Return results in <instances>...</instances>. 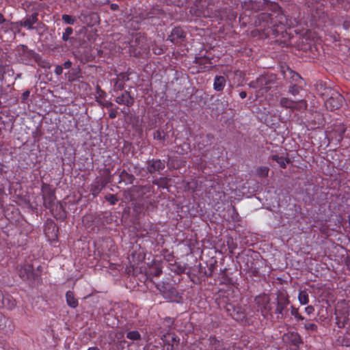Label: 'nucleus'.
<instances>
[{"label":"nucleus","mask_w":350,"mask_h":350,"mask_svg":"<svg viewBox=\"0 0 350 350\" xmlns=\"http://www.w3.org/2000/svg\"><path fill=\"white\" fill-rule=\"evenodd\" d=\"M165 15V12L163 9L159 6H153L141 10L138 14V17L145 23L155 26L161 25V18Z\"/></svg>","instance_id":"nucleus-3"},{"label":"nucleus","mask_w":350,"mask_h":350,"mask_svg":"<svg viewBox=\"0 0 350 350\" xmlns=\"http://www.w3.org/2000/svg\"><path fill=\"white\" fill-rule=\"evenodd\" d=\"M314 309V307L312 306H308L305 308V312L308 314H311L313 313Z\"/></svg>","instance_id":"nucleus-61"},{"label":"nucleus","mask_w":350,"mask_h":350,"mask_svg":"<svg viewBox=\"0 0 350 350\" xmlns=\"http://www.w3.org/2000/svg\"><path fill=\"white\" fill-rule=\"evenodd\" d=\"M18 51H21V53H20L21 55H25V54L27 53V51H28L29 49H28L27 46L25 45V44H21L18 46Z\"/></svg>","instance_id":"nucleus-54"},{"label":"nucleus","mask_w":350,"mask_h":350,"mask_svg":"<svg viewBox=\"0 0 350 350\" xmlns=\"http://www.w3.org/2000/svg\"><path fill=\"white\" fill-rule=\"evenodd\" d=\"M276 304L275 314H277V319H282L288 312L287 306L290 304L289 297L286 292L278 291L275 299Z\"/></svg>","instance_id":"nucleus-7"},{"label":"nucleus","mask_w":350,"mask_h":350,"mask_svg":"<svg viewBox=\"0 0 350 350\" xmlns=\"http://www.w3.org/2000/svg\"><path fill=\"white\" fill-rule=\"evenodd\" d=\"M42 198L44 206L46 208H52L56 199L54 191L49 185L43 184L42 186Z\"/></svg>","instance_id":"nucleus-10"},{"label":"nucleus","mask_w":350,"mask_h":350,"mask_svg":"<svg viewBox=\"0 0 350 350\" xmlns=\"http://www.w3.org/2000/svg\"><path fill=\"white\" fill-rule=\"evenodd\" d=\"M298 299L301 304H308L309 299L306 291H301L299 293Z\"/></svg>","instance_id":"nucleus-43"},{"label":"nucleus","mask_w":350,"mask_h":350,"mask_svg":"<svg viewBox=\"0 0 350 350\" xmlns=\"http://www.w3.org/2000/svg\"><path fill=\"white\" fill-rule=\"evenodd\" d=\"M171 266V271L178 275L183 273L186 269L185 266H183L178 264L172 265Z\"/></svg>","instance_id":"nucleus-41"},{"label":"nucleus","mask_w":350,"mask_h":350,"mask_svg":"<svg viewBox=\"0 0 350 350\" xmlns=\"http://www.w3.org/2000/svg\"><path fill=\"white\" fill-rule=\"evenodd\" d=\"M226 78L224 76L217 75L214 79L213 88L216 91H221L226 85Z\"/></svg>","instance_id":"nucleus-29"},{"label":"nucleus","mask_w":350,"mask_h":350,"mask_svg":"<svg viewBox=\"0 0 350 350\" xmlns=\"http://www.w3.org/2000/svg\"><path fill=\"white\" fill-rule=\"evenodd\" d=\"M62 21L68 25H74L77 21V18L75 16L68 15V14H63L62 16Z\"/></svg>","instance_id":"nucleus-44"},{"label":"nucleus","mask_w":350,"mask_h":350,"mask_svg":"<svg viewBox=\"0 0 350 350\" xmlns=\"http://www.w3.org/2000/svg\"><path fill=\"white\" fill-rule=\"evenodd\" d=\"M116 102L120 105L131 107L134 103V98L131 96L128 91H124L120 96L116 97Z\"/></svg>","instance_id":"nucleus-22"},{"label":"nucleus","mask_w":350,"mask_h":350,"mask_svg":"<svg viewBox=\"0 0 350 350\" xmlns=\"http://www.w3.org/2000/svg\"><path fill=\"white\" fill-rule=\"evenodd\" d=\"M109 116L110 118L113 119L116 118L117 116V111L116 109H111Z\"/></svg>","instance_id":"nucleus-62"},{"label":"nucleus","mask_w":350,"mask_h":350,"mask_svg":"<svg viewBox=\"0 0 350 350\" xmlns=\"http://www.w3.org/2000/svg\"><path fill=\"white\" fill-rule=\"evenodd\" d=\"M313 116V119L310 120H308V126L310 127V129L314 130L321 126H323L325 120L324 119L323 115L321 113H315Z\"/></svg>","instance_id":"nucleus-18"},{"label":"nucleus","mask_w":350,"mask_h":350,"mask_svg":"<svg viewBox=\"0 0 350 350\" xmlns=\"http://www.w3.org/2000/svg\"><path fill=\"white\" fill-rule=\"evenodd\" d=\"M280 104L284 108L294 109L295 101L288 98H282L280 100Z\"/></svg>","instance_id":"nucleus-38"},{"label":"nucleus","mask_w":350,"mask_h":350,"mask_svg":"<svg viewBox=\"0 0 350 350\" xmlns=\"http://www.w3.org/2000/svg\"><path fill=\"white\" fill-rule=\"evenodd\" d=\"M336 324L339 328H342L345 326L348 321V311L345 309L338 310L335 311Z\"/></svg>","instance_id":"nucleus-19"},{"label":"nucleus","mask_w":350,"mask_h":350,"mask_svg":"<svg viewBox=\"0 0 350 350\" xmlns=\"http://www.w3.org/2000/svg\"><path fill=\"white\" fill-rule=\"evenodd\" d=\"M165 162L161 159H152L147 161V171L150 174H154L165 168Z\"/></svg>","instance_id":"nucleus-17"},{"label":"nucleus","mask_w":350,"mask_h":350,"mask_svg":"<svg viewBox=\"0 0 350 350\" xmlns=\"http://www.w3.org/2000/svg\"><path fill=\"white\" fill-rule=\"evenodd\" d=\"M213 57L206 56V55L199 54V56L195 57L193 62L196 64H198L200 66H204L206 64H211V59Z\"/></svg>","instance_id":"nucleus-32"},{"label":"nucleus","mask_w":350,"mask_h":350,"mask_svg":"<svg viewBox=\"0 0 350 350\" xmlns=\"http://www.w3.org/2000/svg\"><path fill=\"white\" fill-rule=\"evenodd\" d=\"M340 6L344 10H348L350 8V3L347 0H344V3H342Z\"/></svg>","instance_id":"nucleus-58"},{"label":"nucleus","mask_w":350,"mask_h":350,"mask_svg":"<svg viewBox=\"0 0 350 350\" xmlns=\"http://www.w3.org/2000/svg\"><path fill=\"white\" fill-rule=\"evenodd\" d=\"M284 337L291 343V345L299 348L300 345L303 343L300 335L295 332H290L285 334Z\"/></svg>","instance_id":"nucleus-21"},{"label":"nucleus","mask_w":350,"mask_h":350,"mask_svg":"<svg viewBox=\"0 0 350 350\" xmlns=\"http://www.w3.org/2000/svg\"><path fill=\"white\" fill-rule=\"evenodd\" d=\"M126 338L131 340H141V335L138 331H129L126 333Z\"/></svg>","instance_id":"nucleus-42"},{"label":"nucleus","mask_w":350,"mask_h":350,"mask_svg":"<svg viewBox=\"0 0 350 350\" xmlns=\"http://www.w3.org/2000/svg\"><path fill=\"white\" fill-rule=\"evenodd\" d=\"M44 231L49 239L55 240L57 238L58 227L54 222L51 221L48 223L44 228Z\"/></svg>","instance_id":"nucleus-24"},{"label":"nucleus","mask_w":350,"mask_h":350,"mask_svg":"<svg viewBox=\"0 0 350 350\" xmlns=\"http://www.w3.org/2000/svg\"><path fill=\"white\" fill-rule=\"evenodd\" d=\"M157 290L164 299L172 302H179L182 298L172 284L161 282L156 284Z\"/></svg>","instance_id":"nucleus-6"},{"label":"nucleus","mask_w":350,"mask_h":350,"mask_svg":"<svg viewBox=\"0 0 350 350\" xmlns=\"http://www.w3.org/2000/svg\"><path fill=\"white\" fill-rule=\"evenodd\" d=\"M186 38V32L180 27H175L172 29L170 34L168 36L167 40L172 42L173 44H179L184 41Z\"/></svg>","instance_id":"nucleus-13"},{"label":"nucleus","mask_w":350,"mask_h":350,"mask_svg":"<svg viewBox=\"0 0 350 350\" xmlns=\"http://www.w3.org/2000/svg\"><path fill=\"white\" fill-rule=\"evenodd\" d=\"M170 180V178L167 177H161L159 178H156L152 180V184L157 185L161 188H167L168 183Z\"/></svg>","instance_id":"nucleus-35"},{"label":"nucleus","mask_w":350,"mask_h":350,"mask_svg":"<svg viewBox=\"0 0 350 350\" xmlns=\"http://www.w3.org/2000/svg\"><path fill=\"white\" fill-rule=\"evenodd\" d=\"M249 87L251 88H254V89H257L258 88L260 90H262V87L261 85H260V82H259V79H258V77L254 80V81H252L249 84H248Z\"/></svg>","instance_id":"nucleus-48"},{"label":"nucleus","mask_w":350,"mask_h":350,"mask_svg":"<svg viewBox=\"0 0 350 350\" xmlns=\"http://www.w3.org/2000/svg\"><path fill=\"white\" fill-rule=\"evenodd\" d=\"M147 40L145 36L141 34H136L131 42L129 53L131 55L139 57L149 51L147 45Z\"/></svg>","instance_id":"nucleus-5"},{"label":"nucleus","mask_w":350,"mask_h":350,"mask_svg":"<svg viewBox=\"0 0 350 350\" xmlns=\"http://www.w3.org/2000/svg\"><path fill=\"white\" fill-rule=\"evenodd\" d=\"M72 62L70 60H67L62 66H63V68L68 69L72 67Z\"/></svg>","instance_id":"nucleus-59"},{"label":"nucleus","mask_w":350,"mask_h":350,"mask_svg":"<svg viewBox=\"0 0 350 350\" xmlns=\"http://www.w3.org/2000/svg\"><path fill=\"white\" fill-rule=\"evenodd\" d=\"M161 339L164 344L173 343L176 345V347H178L180 341L178 336L174 334H172L170 333L163 335Z\"/></svg>","instance_id":"nucleus-26"},{"label":"nucleus","mask_w":350,"mask_h":350,"mask_svg":"<svg viewBox=\"0 0 350 350\" xmlns=\"http://www.w3.org/2000/svg\"><path fill=\"white\" fill-rule=\"evenodd\" d=\"M153 53L155 55H161L163 53V50L162 48L159 46H155L152 49Z\"/></svg>","instance_id":"nucleus-56"},{"label":"nucleus","mask_w":350,"mask_h":350,"mask_svg":"<svg viewBox=\"0 0 350 350\" xmlns=\"http://www.w3.org/2000/svg\"><path fill=\"white\" fill-rule=\"evenodd\" d=\"M162 273L161 267L157 265H154L149 268L146 272L148 276L158 277Z\"/></svg>","instance_id":"nucleus-36"},{"label":"nucleus","mask_w":350,"mask_h":350,"mask_svg":"<svg viewBox=\"0 0 350 350\" xmlns=\"http://www.w3.org/2000/svg\"><path fill=\"white\" fill-rule=\"evenodd\" d=\"M255 301L260 307L261 312L264 316L271 315L273 312V306L271 304V299L269 295L262 293L256 297Z\"/></svg>","instance_id":"nucleus-9"},{"label":"nucleus","mask_w":350,"mask_h":350,"mask_svg":"<svg viewBox=\"0 0 350 350\" xmlns=\"http://www.w3.org/2000/svg\"><path fill=\"white\" fill-rule=\"evenodd\" d=\"M80 21L88 26H94L99 21V16L96 12H85L81 13L79 16Z\"/></svg>","instance_id":"nucleus-14"},{"label":"nucleus","mask_w":350,"mask_h":350,"mask_svg":"<svg viewBox=\"0 0 350 350\" xmlns=\"http://www.w3.org/2000/svg\"><path fill=\"white\" fill-rule=\"evenodd\" d=\"M124 167L122 171L119 174V183H124L125 185H131L133 184L135 180L136 179L135 176L132 173L131 167L126 166L124 164L123 165Z\"/></svg>","instance_id":"nucleus-15"},{"label":"nucleus","mask_w":350,"mask_h":350,"mask_svg":"<svg viewBox=\"0 0 350 350\" xmlns=\"http://www.w3.org/2000/svg\"><path fill=\"white\" fill-rule=\"evenodd\" d=\"M67 79L70 82H73L82 77L81 70L79 66L72 68L67 74Z\"/></svg>","instance_id":"nucleus-25"},{"label":"nucleus","mask_w":350,"mask_h":350,"mask_svg":"<svg viewBox=\"0 0 350 350\" xmlns=\"http://www.w3.org/2000/svg\"><path fill=\"white\" fill-rule=\"evenodd\" d=\"M291 315L294 316L299 321H304L305 320V318L299 313L298 309L295 308L294 306H291Z\"/></svg>","instance_id":"nucleus-46"},{"label":"nucleus","mask_w":350,"mask_h":350,"mask_svg":"<svg viewBox=\"0 0 350 350\" xmlns=\"http://www.w3.org/2000/svg\"><path fill=\"white\" fill-rule=\"evenodd\" d=\"M67 304L69 306L75 308L78 306V301L75 297L74 293L72 291H68L66 294Z\"/></svg>","instance_id":"nucleus-34"},{"label":"nucleus","mask_w":350,"mask_h":350,"mask_svg":"<svg viewBox=\"0 0 350 350\" xmlns=\"http://www.w3.org/2000/svg\"><path fill=\"white\" fill-rule=\"evenodd\" d=\"M213 271V265H211V266L208 268V270L204 269V272H203V275L210 277L212 275Z\"/></svg>","instance_id":"nucleus-52"},{"label":"nucleus","mask_w":350,"mask_h":350,"mask_svg":"<svg viewBox=\"0 0 350 350\" xmlns=\"http://www.w3.org/2000/svg\"><path fill=\"white\" fill-rule=\"evenodd\" d=\"M96 92L98 95V96L97 97L98 98H103L106 95L105 92L103 91V90H101V88L99 85L96 86Z\"/></svg>","instance_id":"nucleus-51"},{"label":"nucleus","mask_w":350,"mask_h":350,"mask_svg":"<svg viewBox=\"0 0 350 350\" xmlns=\"http://www.w3.org/2000/svg\"><path fill=\"white\" fill-rule=\"evenodd\" d=\"M30 95V91L26 90L22 94L21 96V102L23 103H25L27 100L28 99L29 96Z\"/></svg>","instance_id":"nucleus-53"},{"label":"nucleus","mask_w":350,"mask_h":350,"mask_svg":"<svg viewBox=\"0 0 350 350\" xmlns=\"http://www.w3.org/2000/svg\"><path fill=\"white\" fill-rule=\"evenodd\" d=\"M25 55L28 59H34V61L37 64H38L39 66H44L42 65V64L44 63V62L42 61L41 56L38 53H36L33 50H30L29 49L28 51H27V53L25 54Z\"/></svg>","instance_id":"nucleus-30"},{"label":"nucleus","mask_w":350,"mask_h":350,"mask_svg":"<svg viewBox=\"0 0 350 350\" xmlns=\"http://www.w3.org/2000/svg\"><path fill=\"white\" fill-rule=\"evenodd\" d=\"M164 345L166 347V350H174L178 347L173 343L164 344Z\"/></svg>","instance_id":"nucleus-60"},{"label":"nucleus","mask_w":350,"mask_h":350,"mask_svg":"<svg viewBox=\"0 0 350 350\" xmlns=\"http://www.w3.org/2000/svg\"><path fill=\"white\" fill-rule=\"evenodd\" d=\"M63 72V66L62 65H57L56 67H55V73L57 75H62Z\"/></svg>","instance_id":"nucleus-57"},{"label":"nucleus","mask_w":350,"mask_h":350,"mask_svg":"<svg viewBox=\"0 0 350 350\" xmlns=\"http://www.w3.org/2000/svg\"><path fill=\"white\" fill-rule=\"evenodd\" d=\"M258 79L262 89H265V92H267L271 88L270 85L275 83L277 77L273 74H266L259 76Z\"/></svg>","instance_id":"nucleus-16"},{"label":"nucleus","mask_w":350,"mask_h":350,"mask_svg":"<svg viewBox=\"0 0 350 350\" xmlns=\"http://www.w3.org/2000/svg\"><path fill=\"white\" fill-rule=\"evenodd\" d=\"M102 178L100 180H97L104 187L107 186V185L111 182V178L113 175L111 174V170L109 168H105L103 170Z\"/></svg>","instance_id":"nucleus-27"},{"label":"nucleus","mask_w":350,"mask_h":350,"mask_svg":"<svg viewBox=\"0 0 350 350\" xmlns=\"http://www.w3.org/2000/svg\"><path fill=\"white\" fill-rule=\"evenodd\" d=\"M105 188L97 180H96L92 185L90 191L94 196H96Z\"/></svg>","instance_id":"nucleus-37"},{"label":"nucleus","mask_w":350,"mask_h":350,"mask_svg":"<svg viewBox=\"0 0 350 350\" xmlns=\"http://www.w3.org/2000/svg\"><path fill=\"white\" fill-rule=\"evenodd\" d=\"M145 186L133 185L124 191V197L129 201H135L143 197Z\"/></svg>","instance_id":"nucleus-12"},{"label":"nucleus","mask_w":350,"mask_h":350,"mask_svg":"<svg viewBox=\"0 0 350 350\" xmlns=\"http://www.w3.org/2000/svg\"><path fill=\"white\" fill-rule=\"evenodd\" d=\"M330 2L334 5H340L342 3H344V0H329Z\"/></svg>","instance_id":"nucleus-64"},{"label":"nucleus","mask_w":350,"mask_h":350,"mask_svg":"<svg viewBox=\"0 0 350 350\" xmlns=\"http://www.w3.org/2000/svg\"><path fill=\"white\" fill-rule=\"evenodd\" d=\"M177 0H163V2H165L167 5H176L179 6V4L176 2Z\"/></svg>","instance_id":"nucleus-63"},{"label":"nucleus","mask_w":350,"mask_h":350,"mask_svg":"<svg viewBox=\"0 0 350 350\" xmlns=\"http://www.w3.org/2000/svg\"><path fill=\"white\" fill-rule=\"evenodd\" d=\"M317 90L319 94L321 96L328 97L325 101V105L327 109L334 111L342 106L344 102V98L338 92L329 88L324 87L322 83L317 85Z\"/></svg>","instance_id":"nucleus-2"},{"label":"nucleus","mask_w":350,"mask_h":350,"mask_svg":"<svg viewBox=\"0 0 350 350\" xmlns=\"http://www.w3.org/2000/svg\"><path fill=\"white\" fill-rule=\"evenodd\" d=\"M347 127L343 124L335 125L332 130L329 132L328 139L329 142H335L336 144H339L344 138L345 133L346 132Z\"/></svg>","instance_id":"nucleus-11"},{"label":"nucleus","mask_w":350,"mask_h":350,"mask_svg":"<svg viewBox=\"0 0 350 350\" xmlns=\"http://www.w3.org/2000/svg\"><path fill=\"white\" fill-rule=\"evenodd\" d=\"M40 267H38L37 271L31 264H25L18 269V275L21 278L27 281L29 284L38 283L40 280V275L38 273Z\"/></svg>","instance_id":"nucleus-8"},{"label":"nucleus","mask_w":350,"mask_h":350,"mask_svg":"<svg viewBox=\"0 0 350 350\" xmlns=\"http://www.w3.org/2000/svg\"><path fill=\"white\" fill-rule=\"evenodd\" d=\"M36 24V26L34 27V29H36L37 31L42 30V29H44L46 27L45 25L42 22H39L38 21Z\"/></svg>","instance_id":"nucleus-55"},{"label":"nucleus","mask_w":350,"mask_h":350,"mask_svg":"<svg viewBox=\"0 0 350 350\" xmlns=\"http://www.w3.org/2000/svg\"><path fill=\"white\" fill-rule=\"evenodd\" d=\"M105 200L109 202L111 205H114L118 201V198L114 194H109L105 197Z\"/></svg>","instance_id":"nucleus-47"},{"label":"nucleus","mask_w":350,"mask_h":350,"mask_svg":"<svg viewBox=\"0 0 350 350\" xmlns=\"http://www.w3.org/2000/svg\"><path fill=\"white\" fill-rule=\"evenodd\" d=\"M281 69L284 77H287L288 74H289V75H291V78H292L295 82H297L301 79L298 73L294 72L288 66H282Z\"/></svg>","instance_id":"nucleus-28"},{"label":"nucleus","mask_w":350,"mask_h":350,"mask_svg":"<svg viewBox=\"0 0 350 350\" xmlns=\"http://www.w3.org/2000/svg\"><path fill=\"white\" fill-rule=\"evenodd\" d=\"M308 107V104L306 100H299L295 101V105L294 107V109L296 110H305Z\"/></svg>","instance_id":"nucleus-45"},{"label":"nucleus","mask_w":350,"mask_h":350,"mask_svg":"<svg viewBox=\"0 0 350 350\" xmlns=\"http://www.w3.org/2000/svg\"><path fill=\"white\" fill-rule=\"evenodd\" d=\"M72 33H73V29L72 27H66L65 29L64 32L63 33L62 40L65 42H67V41L72 42V40H74V38L70 37V36L72 34Z\"/></svg>","instance_id":"nucleus-39"},{"label":"nucleus","mask_w":350,"mask_h":350,"mask_svg":"<svg viewBox=\"0 0 350 350\" xmlns=\"http://www.w3.org/2000/svg\"><path fill=\"white\" fill-rule=\"evenodd\" d=\"M170 127V126L169 125V123H167L164 126H160L153 133L154 139L165 141L168 137L167 130Z\"/></svg>","instance_id":"nucleus-23"},{"label":"nucleus","mask_w":350,"mask_h":350,"mask_svg":"<svg viewBox=\"0 0 350 350\" xmlns=\"http://www.w3.org/2000/svg\"><path fill=\"white\" fill-rule=\"evenodd\" d=\"M299 88L296 85H291L289 87L288 92L292 94L293 95H297L299 94Z\"/></svg>","instance_id":"nucleus-49"},{"label":"nucleus","mask_w":350,"mask_h":350,"mask_svg":"<svg viewBox=\"0 0 350 350\" xmlns=\"http://www.w3.org/2000/svg\"><path fill=\"white\" fill-rule=\"evenodd\" d=\"M96 101L99 103V105L100 106H103V107H106L107 109L111 108L113 105L111 102H109V101L103 102L101 100H98V98H96Z\"/></svg>","instance_id":"nucleus-50"},{"label":"nucleus","mask_w":350,"mask_h":350,"mask_svg":"<svg viewBox=\"0 0 350 350\" xmlns=\"http://www.w3.org/2000/svg\"><path fill=\"white\" fill-rule=\"evenodd\" d=\"M218 305L223 308L228 315L238 322L246 321V312L244 307L238 304L228 302L226 298L223 297L218 301Z\"/></svg>","instance_id":"nucleus-4"},{"label":"nucleus","mask_w":350,"mask_h":350,"mask_svg":"<svg viewBox=\"0 0 350 350\" xmlns=\"http://www.w3.org/2000/svg\"><path fill=\"white\" fill-rule=\"evenodd\" d=\"M299 325L304 327L307 332H315L317 330V325L306 319L304 321H300Z\"/></svg>","instance_id":"nucleus-31"},{"label":"nucleus","mask_w":350,"mask_h":350,"mask_svg":"<svg viewBox=\"0 0 350 350\" xmlns=\"http://www.w3.org/2000/svg\"><path fill=\"white\" fill-rule=\"evenodd\" d=\"M285 22L286 19L282 14L273 17L272 14L262 12L256 16L254 25L267 36L277 37L285 31Z\"/></svg>","instance_id":"nucleus-1"},{"label":"nucleus","mask_w":350,"mask_h":350,"mask_svg":"<svg viewBox=\"0 0 350 350\" xmlns=\"http://www.w3.org/2000/svg\"><path fill=\"white\" fill-rule=\"evenodd\" d=\"M269 172V168L267 166H260L256 169V174L260 177H267Z\"/></svg>","instance_id":"nucleus-40"},{"label":"nucleus","mask_w":350,"mask_h":350,"mask_svg":"<svg viewBox=\"0 0 350 350\" xmlns=\"http://www.w3.org/2000/svg\"><path fill=\"white\" fill-rule=\"evenodd\" d=\"M271 159L273 161H276L279 164V165L284 169L286 167V164L290 162L289 159L284 158L283 157H280L279 155L277 154L271 155Z\"/></svg>","instance_id":"nucleus-33"},{"label":"nucleus","mask_w":350,"mask_h":350,"mask_svg":"<svg viewBox=\"0 0 350 350\" xmlns=\"http://www.w3.org/2000/svg\"><path fill=\"white\" fill-rule=\"evenodd\" d=\"M38 13L36 12L32 13L31 15H27L25 19L20 21V25L28 29H33V25L38 21Z\"/></svg>","instance_id":"nucleus-20"}]
</instances>
